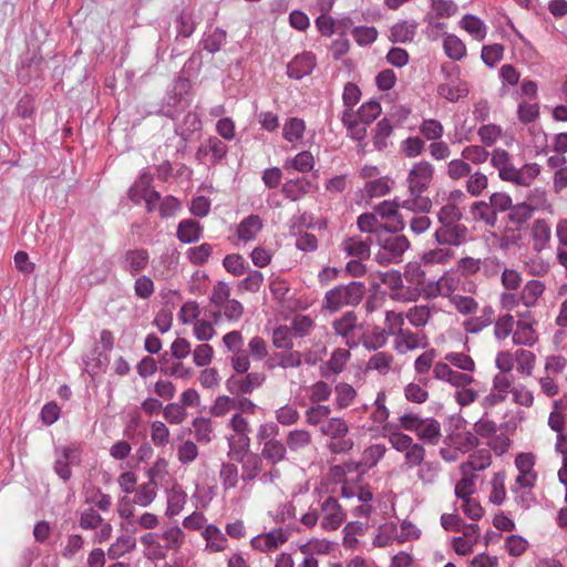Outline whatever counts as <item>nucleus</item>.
<instances>
[{
    "label": "nucleus",
    "instance_id": "f257e3e1",
    "mask_svg": "<svg viewBox=\"0 0 567 567\" xmlns=\"http://www.w3.org/2000/svg\"><path fill=\"white\" fill-rule=\"evenodd\" d=\"M365 292L364 284L351 281L347 285H339L324 293L322 307L330 312H337L346 306H358Z\"/></svg>",
    "mask_w": 567,
    "mask_h": 567
},
{
    "label": "nucleus",
    "instance_id": "f03ea898",
    "mask_svg": "<svg viewBox=\"0 0 567 567\" xmlns=\"http://www.w3.org/2000/svg\"><path fill=\"white\" fill-rule=\"evenodd\" d=\"M190 87L192 84L188 79H176L173 85V90L166 96L158 111V114L172 120H176L179 115H182L190 105V101L186 97V94Z\"/></svg>",
    "mask_w": 567,
    "mask_h": 567
},
{
    "label": "nucleus",
    "instance_id": "7ed1b4c3",
    "mask_svg": "<svg viewBox=\"0 0 567 567\" xmlns=\"http://www.w3.org/2000/svg\"><path fill=\"white\" fill-rule=\"evenodd\" d=\"M434 175V167L427 161H421L413 165L409 175V192L413 197L422 195L430 186Z\"/></svg>",
    "mask_w": 567,
    "mask_h": 567
},
{
    "label": "nucleus",
    "instance_id": "20e7f679",
    "mask_svg": "<svg viewBox=\"0 0 567 567\" xmlns=\"http://www.w3.org/2000/svg\"><path fill=\"white\" fill-rule=\"evenodd\" d=\"M435 240L440 245L460 246L466 241L467 228L458 223L446 224L441 223V226L434 234Z\"/></svg>",
    "mask_w": 567,
    "mask_h": 567
},
{
    "label": "nucleus",
    "instance_id": "39448f33",
    "mask_svg": "<svg viewBox=\"0 0 567 567\" xmlns=\"http://www.w3.org/2000/svg\"><path fill=\"white\" fill-rule=\"evenodd\" d=\"M150 261V255L146 249H130L124 252L120 259L121 268L132 276L143 271Z\"/></svg>",
    "mask_w": 567,
    "mask_h": 567
},
{
    "label": "nucleus",
    "instance_id": "423d86ee",
    "mask_svg": "<svg viewBox=\"0 0 567 567\" xmlns=\"http://www.w3.org/2000/svg\"><path fill=\"white\" fill-rule=\"evenodd\" d=\"M321 511L324 513L321 526L327 530L338 529L346 518V514L343 513L337 498L332 496H329L322 503Z\"/></svg>",
    "mask_w": 567,
    "mask_h": 567
},
{
    "label": "nucleus",
    "instance_id": "0eeeda50",
    "mask_svg": "<svg viewBox=\"0 0 567 567\" xmlns=\"http://www.w3.org/2000/svg\"><path fill=\"white\" fill-rule=\"evenodd\" d=\"M287 540L288 534L282 528H276L269 533L252 537L250 545L254 549L266 553L277 549L279 545L285 544Z\"/></svg>",
    "mask_w": 567,
    "mask_h": 567
},
{
    "label": "nucleus",
    "instance_id": "6e6552de",
    "mask_svg": "<svg viewBox=\"0 0 567 567\" xmlns=\"http://www.w3.org/2000/svg\"><path fill=\"white\" fill-rule=\"evenodd\" d=\"M316 66V56L311 52L298 54L287 65V75L289 78L301 80L311 74Z\"/></svg>",
    "mask_w": 567,
    "mask_h": 567
},
{
    "label": "nucleus",
    "instance_id": "1a4fd4ad",
    "mask_svg": "<svg viewBox=\"0 0 567 567\" xmlns=\"http://www.w3.org/2000/svg\"><path fill=\"white\" fill-rule=\"evenodd\" d=\"M378 244L383 250H385V252L391 254V256L394 257L396 260H399L410 247V241L403 235H379Z\"/></svg>",
    "mask_w": 567,
    "mask_h": 567
},
{
    "label": "nucleus",
    "instance_id": "9d476101",
    "mask_svg": "<svg viewBox=\"0 0 567 567\" xmlns=\"http://www.w3.org/2000/svg\"><path fill=\"white\" fill-rule=\"evenodd\" d=\"M357 315L353 311H347L340 319L333 322L334 332L346 338V344L350 348L357 347V341L350 340V336L357 328Z\"/></svg>",
    "mask_w": 567,
    "mask_h": 567
},
{
    "label": "nucleus",
    "instance_id": "9b49d317",
    "mask_svg": "<svg viewBox=\"0 0 567 567\" xmlns=\"http://www.w3.org/2000/svg\"><path fill=\"white\" fill-rule=\"evenodd\" d=\"M79 462H80V453H79L78 449L64 447L62 450L61 457L56 458V461L54 463V472L63 481H68L71 477L70 464H76Z\"/></svg>",
    "mask_w": 567,
    "mask_h": 567
},
{
    "label": "nucleus",
    "instance_id": "f8f14e48",
    "mask_svg": "<svg viewBox=\"0 0 567 567\" xmlns=\"http://www.w3.org/2000/svg\"><path fill=\"white\" fill-rule=\"evenodd\" d=\"M371 238L361 239L359 237H349L342 241V249L347 256L357 257L360 260L370 257Z\"/></svg>",
    "mask_w": 567,
    "mask_h": 567
},
{
    "label": "nucleus",
    "instance_id": "ddd939ff",
    "mask_svg": "<svg viewBox=\"0 0 567 567\" xmlns=\"http://www.w3.org/2000/svg\"><path fill=\"white\" fill-rule=\"evenodd\" d=\"M262 227L264 223L259 215L251 214L244 218L237 226L238 238L245 243L251 241L256 238Z\"/></svg>",
    "mask_w": 567,
    "mask_h": 567
},
{
    "label": "nucleus",
    "instance_id": "4468645a",
    "mask_svg": "<svg viewBox=\"0 0 567 567\" xmlns=\"http://www.w3.org/2000/svg\"><path fill=\"white\" fill-rule=\"evenodd\" d=\"M311 187V182L305 177H298L287 181L281 188L284 196L292 202L305 197Z\"/></svg>",
    "mask_w": 567,
    "mask_h": 567
},
{
    "label": "nucleus",
    "instance_id": "2eb2a0df",
    "mask_svg": "<svg viewBox=\"0 0 567 567\" xmlns=\"http://www.w3.org/2000/svg\"><path fill=\"white\" fill-rule=\"evenodd\" d=\"M416 28L415 21H400L391 28L389 40L392 43L411 42L415 37Z\"/></svg>",
    "mask_w": 567,
    "mask_h": 567
},
{
    "label": "nucleus",
    "instance_id": "dca6fc26",
    "mask_svg": "<svg viewBox=\"0 0 567 567\" xmlns=\"http://www.w3.org/2000/svg\"><path fill=\"white\" fill-rule=\"evenodd\" d=\"M495 311L492 306H485L482 309V315L478 317H472L464 321V330L467 333H478L484 328L493 323Z\"/></svg>",
    "mask_w": 567,
    "mask_h": 567
},
{
    "label": "nucleus",
    "instance_id": "f3484780",
    "mask_svg": "<svg viewBox=\"0 0 567 567\" xmlns=\"http://www.w3.org/2000/svg\"><path fill=\"white\" fill-rule=\"evenodd\" d=\"M491 465V453L487 450H480L470 455L468 461L461 465L463 475H472L473 472L483 471Z\"/></svg>",
    "mask_w": 567,
    "mask_h": 567
},
{
    "label": "nucleus",
    "instance_id": "a211bd4d",
    "mask_svg": "<svg viewBox=\"0 0 567 567\" xmlns=\"http://www.w3.org/2000/svg\"><path fill=\"white\" fill-rule=\"evenodd\" d=\"M416 435L424 443L436 445L442 436L439 421L432 417L424 419Z\"/></svg>",
    "mask_w": 567,
    "mask_h": 567
},
{
    "label": "nucleus",
    "instance_id": "6ab92c4d",
    "mask_svg": "<svg viewBox=\"0 0 567 567\" xmlns=\"http://www.w3.org/2000/svg\"><path fill=\"white\" fill-rule=\"evenodd\" d=\"M203 228L194 219H184L177 228V238L184 244L197 241L202 237Z\"/></svg>",
    "mask_w": 567,
    "mask_h": 567
},
{
    "label": "nucleus",
    "instance_id": "aec40b11",
    "mask_svg": "<svg viewBox=\"0 0 567 567\" xmlns=\"http://www.w3.org/2000/svg\"><path fill=\"white\" fill-rule=\"evenodd\" d=\"M287 446L280 440L265 442L260 456L276 465L286 460Z\"/></svg>",
    "mask_w": 567,
    "mask_h": 567
},
{
    "label": "nucleus",
    "instance_id": "412c9836",
    "mask_svg": "<svg viewBox=\"0 0 567 567\" xmlns=\"http://www.w3.org/2000/svg\"><path fill=\"white\" fill-rule=\"evenodd\" d=\"M550 227L544 219H536L532 228L533 248L536 251L545 249L550 240Z\"/></svg>",
    "mask_w": 567,
    "mask_h": 567
},
{
    "label": "nucleus",
    "instance_id": "4be33fe9",
    "mask_svg": "<svg viewBox=\"0 0 567 567\" xmlns=\"http://www.w3.org/2000/svg\"><path fill=\"white\" fill-rule=\"evenodd\" d=\"M240 464L243 470V481L250 482L261 472L262 457L256 453H250L248 457L240 458Z\"/></svg>",
    "mask_w": 567,
    "mask_h": 567
},
{
    "label": "nucleus",
    "instance_id": "5701e85b",
    "mask_svg": "<svg viewBox=\"0 0 567 567\" xmlns=\"http://www.w3.org/2000/svg\"><path fill=\"white\" fill-rule=\"evenodd\" d=\"M136 546V539L131 535H121L107 549L110 559H117L126 553L132 551Z\"/></svg>",
    "mask_w": 567,
    "mask_h": 567
},
{
    "label": "nucleus",
    "instance_id": "b1692460",
    "mask_svg": "<svg viewBox=\"0 0 567 567\" xmlns=\"http://www.w3.org/2000/svg\"><path fill=\"white\" fill-rule=\"evenodd\" d=\"M537 340L535 330L532 323L524 320H518L517 329L513 333V342L520 346H533Z\"/></svg>",
    "mask_w": 567,
    "mask_h": 567
},
{
    "label": "nucleus",
    "instance_id": "393cba45",
    "mask_svg": "<svg viewBox=\"0 0 567 567\" xmlns=\"http://www.w3.org/2000/svg\"><path fill=\"white\" fill-rule=\"evenodd\" d=\"M203 536L207 540V547L213 551H223L227 547L226 536L215 525H208Z\"/></svg>",
    "mask_w": 567,
    "mask_h": 567
},
{
    "label": "nucleus",
    "instance_id": "a878e982",
    "mask_svg": "<svg viewBox=\"0 0 567 567\" xmlns=\"http://www.w3.org/2000/svg\"><path fill=\"white\" fill-rule=\"evenodd\" d=\"M150 475L151 481L140 485L138 488L135 489V495L133 498V503L142 507L148 506L156 497V491L153 486L155 484L153 481V468L150 470Z\"/></svg>",
    "mask_w": 567,
    "mask_h": 567
},
{
    "label": "nucleus",
    "instance_id": "bb28decb",
    "mask_svg": "<svg viewBox=\"0 0 567 567\" xmlns=\"http://www.w3.org/2000/svg\"><path fill=\"white\" fill-rule=\"evenodd\" d=\"M311 434L306 430H292L287 434L286 446L291 452H297L311 444Z\"/></svg>",
    "mask_w": 567,
    "mask_h": 567
},
{
    "label": "nucleus",
    "instance_id": "cd10ccee",
    "mask_svg": "<svg viewBox=\"0 0 567 567\" xmlns=\"http://www.w3.org/2000/svg\"><path fill=\"white\" fill-rule=\"evenodd\" d=\"M320 432L331 439L347 436L349 426L343 419L332 417L320 426Z\"/></svg>",
    "mask_w": 567,
    "mask_h": 567
},
{
    "label": "nucleus",
    "instance_id": "c85d7f7f",
    "mask_svg": "<svg viewBox=\"0 0 567 567\" xmlns=\"http://www.w3.org/2000/svg\"><path fill=\"white\" fill-rule=\"evenodd\" d=\"M392 132L393 126L388 118H382L377 123L373 135V145L378 151L386 148V140L391 136Z\"/></svg>",
    "mask_w": 567,
    "mask_h": 567
},
{
    "label": "nucleus",
    "instance_id": "c756f323",
    "mask_svg": "<svg viewBox=\"0 0 567 567\" xmlns=\"http://www.w3.org/2000/svg\"><path fill=\"white\" fill-rule=\"evenodd\" d=\"M461 25L465 29L474 39L482 41L486 37V25L484 22L475 16L466 14L461 20Z\"/></svg>",
    "mask_w": 567,
    "mask_h": 567
},
{
    "label": "nucleus",
    "instance_id": "7c9ffc66",
    "mask_svg": "<svg viewBox=\"0 0 567 567\" xmlns=\"http://www.w3.org/2000/svg\"><path fill=\"white\" fill-rule=\"evenodd\" d=\"M443 48L446 55L455 61H460L466 54V48L463 41L454 34H449L443 41Z\"/></svg>",
    "mask_w": 567,
    "mask_h": 567
},
{
    "label": "nucleus",
    "instance_id": "2f4dec72",
    "mask_svg": "<svg viewBox=\"0 0 567 567\" xmlns=\"http://www.w3.org/2000/svg\"><path fill=\"white\" fill-rule=\"evenodd\" d=\"M225 42L226 31L220 28H216L210 33L205 34L200 41L203 49L209 53L218 52Z\"/></svg>",
    "mask_w": 567,
    "mask_h": 567
},
{
    "label": "nucleus",
    "instance_id": "473e14b6",
    "mask_svg": "<svg viewBox=\"0 0 567 567\" xmlns=\"http://www.w3.org/2000/svg\"><path fill=\"white\" fill-rule=\"evenodd\" d=\"M306 125L299 117H290L284 125L282 135L288 142L299 141L303 136Z\"/></svg>",
    "mask_w": 567,
    "mask_h": 567
},
{
    "label": "nucleus",
    "instance_id": "72a5a7b5",
    "mask_svg": "<svg viewBox=\"0 0 567 567\" xmlns=\"http://www.w3.org/2000/svg\"><path fill=\"white\" fill-rule=\"evenodd\" d=\"M202 128V121L198 115L188 112L183 120V123L176 127V133L184 140H188L190 135Z\"/></svg>",
    "mask_w": 567,
    "mask_h": 567
},
{
    "label": "nucleus",
    "instance_id": "f704fd0d",
    "mask_svg": "<svg viewBox=\"0 0 567 567\" xmlns=\"http://www.w3.org/2000/svg\"><path fill=\"white\" fill-rule=\"evenodd\" d=\"M472 213L475 219L483 220L488 226H494L497 220V214L494 212L491 204L486 202H476L472 206Z\"/></svg>",
    "mask_w": 567,
    "mask_h": 567
},
{
    "label": "nucleus",
    "instance_id": "c9c22d12",
    "mask_svg": "<svg viewBox=\"0 0 567 567\" xmlns=\"http://www.w3.org/2000/svg\"><path fill=\"white\" fill-rule=\"evenodd\" d=\"M545 285L539 280H529L522 292V300L526 307L535 305L536 300L543 295Z\"/></svg>",
    "mask_w": 567,
    "mask_h": 567
},
{
    "label": "nucleus",
    "instance_id": "e433bc0d",
    "mask_svg": "<svg viewBox=\"0 0 567 567\" xmlns=\"http://www.w3.org/2000/svg\"><path fill=\"white\" fill-rule=\"evenodd\" d=\"M533 212L534 207L526 203L517 204L509 209L508 219L517 227H520L532 218Z\"/></svg>",
    "mask_w": 567,
    "mask_h": 567
},
{
    "label": "nucleus",
    "instance_id": "4c0bfd02",
    "mask_svg": "<svg viewBox=\"0 0 567 567\" xmlns=\"http://www.w3.org/2000/svg\"><path fill=\"white\" fill-rule=\"evenodd\" d=\"M229 451L228 456L231 460L240 463V458L248 457L251 452H249L250 439L249 437H239L237 443L234 442L233 437L228 439Z\"/></svg>",
    "mask_w": 567,
    "mask_h": 567
},
{
    "label": "nucleus",
    "instance_id": "58836bf2",
    "mask_svg": "<svg viewBox=\"0 0 567 567\" xmlns=\"http://www.w3.org/2000/svg\"><path fill=\"white\" fill-rule=\"evenodd\" d=\"M437 93L450 102H456L467 95L468 89L465 84L452 85L442 83L437 86Z\"/></svg>",
    "mask_w": 567,
    "mask_h": 567
},
{
    "label": "nucleus",
    "instance_id": "ea45409f",
    "mask_svg": "<svg viewBox=\"0 0 567 567\" xmlns=\"http://www.w3.org/2000/svg\"><path fill=\"white\" fill-rule=\"evenodd\" d=\"M187 495L179 487H173L171 493L168 494L167 499V515L175 516L181 513L185 503Z\"/></svg>",
    "mask_w": 567,
    "mask_h": 567
},
{
    "label": "nucleus",
    "instance_id": "a19ab883",
    "mask_svg": "<svg viewBox=\"0 0 567 567\" xmlns=\"http://www.w3.org/2000/svg\"><path fill=\"white\" fill-rule=\"evenodd\" d=\"M223 265L225 269L234 276H241L248 269L247 262L239 254L227 255L223 260Z\"/></svg>",
    "mask_w": 567,
    "mask_h": 567
},
{
    "label": "nucleus",
    "instance_id": "79ce46f5",
    "mask_svg": "<svg viewBox=\"0 0 567 567\" xmlns=\"http://www.w3.org/2000/svg\"><path fill=\"white\" fill-rule=\"evenodd\" d=\"M381 113V105L377 101H369L360 106L357 112L358 118L364 125L372 123Z\"/></svg>",
    "mask_w": 567,
    "mask_h": 567
},
{
    "label": "nucleus",
    "instance_id": "37998d69",
    "mask_svg": "<svg viewBox=\"0 0 567 567\" xmlns=\"http://www.w3.org/2000/svg\"><path fill=\"white\" fill-rule=\"evenodd\" d=\"M195 437L200 443H209L212 441L213 427L209 419L195 417L193 420Z\"/></svg>",
    "mask_w": 567,
    "mask_h": 567
},
{
    "label": "nucleus",
    "instance_id": "c03bdc74",
    "mask_svg": "<svg viewBox=\"0 0 567 567\" xmlns=\"http://www.w3.org/2000/svg\"><path fill=\"white\" fill-rule=\"evenodd\" d=\"M471 171H472L471 165L462 157V158L452 159L447 164L446 174L451 179L457 181V179L468 176L471 174Z\"/></svg>",
    "mask_w": 567,
    "mask_h": 567
},
{
    "label": "nucleus",
    "instance_id": "a18cd8bd",
    "mask_svg": "<svg viewBox=\"0 0 567 567\" xmlns=\"http://www.w3.org/2000/svg\"><path fill=\"white\" fill-rule=\"evenodd\" d=\"M518 120L523 124L535 122L539 116V106L537 103L520 102L517 107Z\"/></svg>",
    "mask_w": 567,
    "mask_h": 567
},
{
    "label": "nucleus",
    "instance_id": "49530a36",
    "mask_svg": "<svg viewBox=\"0 0 567 567\" xmlns=\"http://www.w3.org/2000/svg\"><path fill=\"white\" fill-rule=\"evenodd\" d=\"M205 142L213 164L218 163L226 157L228 147L221 140L216 136H212Z\"/></svg>",
    "mask_w": 567,
    "mask_h": 567
},
{
    "label": "nucleus",
    "instance_id": "de8ad7c7",
    "mask_svg": "<svg viewBox=\"0 0 567 567\" xmlns=\"http://www.w3.org/2000/svg\"><path fill=\"white\" fill-rule=\"evenodd\" d=\"M264 282V275L259 270L249 269L246 278L238 284L239 290L257 292Z\"/></svg>",
    "mask_w": 567,
    "mask_h": 567
},
{
    "label": "nucleus",
    "instance_id": "09e8293b",
    "mask_svg": "<svg viewBox=\"0 0 567 567\" xmlns=\"http://www.w3.org/2000/svg\"><path fill=\"white\" fill-rule=\"evenodd\" d=\"M504 52V47L502 44L495 43L491 45H484L482 48L481 58L483 62L493 68L498 61L502 60Z\"/></svg>",
    "mask_w": 567,
    "mask_h": 567
},
{
    "label": "nucleus",
    "instance_id": "8fccbe9b",
    "mask_svg": "<svg viewBox=\"0 0 567 567\" xmlns=\"http://www.w3.org/2000/svg\"><path fill=\"white\" fill-rule=\"evenodd\" d=\"M461 155L473 164H483L487 161L489 153L483 146L470 145L463 148Z\"/></svg>",
    "mask_w": 567,
    "mask_h": 567
},
{
    "label": "nucleus",
    "instance_id": "3c124183",
    "mask_svg": "<svg viewBox=\"0 0 567 567\" xmlns=\"http://www.w3.org/2000/svg\"><path fill=\"white\" fill-rule=\"evenodd\" d=\"M176 40L178 39V37L189 38L196 29L193 17L189 13L181 12L176 17Z\"/></svg>",
    "mask_w": 567,
    "mask_h": 567
},
{
    "label": "nucleus",
    "instance_id": "603ef678",
    "mask_svg": "<svg viewBox=\"0 0 567 567\" xmlns=\"http://www.w3.org/2000/svg\"><path fill=\"white\" fill-rule=\"evenodd\" d=\"M355 42L363 47L373 43L378 38V31L374 27H355L352 30Z\"/></svg>",
    "mask_w": 567,
    "mask_h": 567
},
{
    "label": "nucleus",
    "instance_id": "864d4df0",
    "mask_svg": "<svg viewBox=\"0 0 567 567\" xmlns=\"http://www.w3.org/2000/svg\"><path fill=\"white\" fill-rule=\"evenodd\" d=\"M336 402L338 408L340 409L349 406L357 394L354 388L348 383L338 384L336 386Z\"/></svg>",
    "mask_w": 567,
    "mask_h": 567
},
{
    "label": "nucleus",
    "instance_id": "5fc2aeb1",
    "mask_svg": "<svg viewBox=\"0 0 567 567\" xmlns=\"http://www.w3.org/2000/svg\"><path fill=\"white\" fill-rule=\"evenodd\" d=\"M420 132L426 140L436 141L443 135V125L436 120H424L420 125Z\"/></svg>",
    "mask_w": 567,
    "mask_h": 567
},
{
    "label": "nucleus",
    "instance_id": "6e6d98bb",
    "mask_svg": "<svg viewBox=\"0 0 567 567\" xmlns=\"http://www.w3.org/2000/svg\"><path fill=\"white\" fill-rule=\"evenodd\" d=\"M219 476L226 489L234 488L238 482V468L233 463H223Z\"/></svg>",
    "mask_w": 567,
    "mask_h": 567
},
{
    "label": "nucleus",
    "instance_id": "4d7b16f0",
    "mask_svg": "<svg viewBox=\"0 0 567 567\" xmlns=\"http://www.w3.org/2000/svg\"><path fill=\"white\" fill-rule=\"evenodd\" d=\"M212 251L213 246L210 244L204 243L197 247L189 248L187 255L194 265H203L208 260Z\"/></svg>",
    "mask_w": 567,
    "mask_h": 567
},
{
    "label": "nucleus",
    "instance_id": "13d9d810",
    "mask_svg": "<svg viewBox=\"0 0 567 567\" xmlns=\"http://www.w3.org/2000/svg\"><path fill=\"white\" fill-rule=\"evenodd\" d=\"M487 176L476 172L468 175L466 189L472 196H478L487 187Z\"/></svg>",
    "mask_w": 567,
    "mask_h": 567
},
{
    "label": "nucleus",
    "instance_id": "bf43d9fd",
    "mask_svg": "<svg viewBox=\"0 0 567 567\" xmlns=\"http://www.w3.org/2000/svg\"><path fill=\"white\" fill-rule=\"evenodd\" d=\"M514 317L512 315H504L495 322L494 336L498 340L506 339L513 331Z\"/></svg>",
    "mask_w": 567,
    "mask_h": 567
},
{
    "label": "nucleus",
    "instance_id": "052dcab7",
    "mask_svg": "<svg viewBox=\"0 0 567 567\" xmlns=\"http://www.w3.org/2000/svg\"><path fill=\"white\" fill-rule=\"evenodd\" d=\"M445 360L463 371L473 372L475 370V363L467 354L451 352L445 355Z\"/></svg>",
    "mask_w": 567,
    "mask_h": 567
},
{
    "label": "nucleus",
    "instance_id": "680f3d73",
    "mask_svg": "<svg viewBox=\"0 0 567 567\" xmlns=\"http://www.w3.org/2000/svg\"><path fill=\"white\" fill-rule=\"evenodd\" d=\"M424 141L419 136L408 137L401 143V150L405 156L416 157L424 151Z\"/></svg>",
    "mask_w": 567,
    "mask_h": 567
},
{
    "label": "nucleus",
    "instance_id": "e2e57ef3",
    "mask_svg": "<svg viewBox=\"0 0 567 567\" xmlns=\"http://www.w3.org/2000/svg\"><path fill=\"white\" fill-rule=\"evenodd\" d=\"M331 410L327 405L317 404L306 411V421L309 425H318L329 416Z\"/></svg>",
    "mask_w": 567,
    "mask_h": 567
},
{
    "label": "nucleus",
    "instance_id": "0e129e2a",
    "mask_svg": "<svg viewBox=\"0 0 567 567\" xmlns=\"http://www.w3.org/2000/svg\"><path fill=\"white\" fill-rule=\"evenodd\" d=\"M276 420L278 423L289 426L298 422L299 412L296 408L286 404L276 411Z\"/></svg>",
    "mask_w": 567,
    "mask_h": 567
},
{
    "label": "nucleus",
    "instance_id": "69168bd1",
    "mask_svg": "<svg viewBox=\"0 0 567 567\" xmlns=\"http://www.w3.org/2000/svg\"><path fill=\"white\" fill-rule=\"evenodd\" d=\"M437 218L440 223H446L451 225L461 220L462 213L455 204L449 203L440 209L437 213Z\"/></svg>",
    "mask_w": 567,
    "mask_h": 567
},
{
    "label": "nucleus",
    "instance_id": "338daca9",
    "mask_svg": "<svg viewBox=\"0 0 567 567\" xmlns=\"http://www.w3.org/2000/svg\"><path fill=\"white\" fill-rule=\"evenodd\" d=\"M291 165L296 171L307 173L313 168L315 158L310 152L303 151L291 159Z\"/></svg>",
    "mask_w": 567,
    "mask_h": 567
},
{
    "label": "nucleus",
    "instance_id": "774afa93",
    "mask_svg": "<svg viewBox=\"0 0 567 567\" xmlns=\"http://www.w3.org/2000/svg\"><path fill=\"white\" fill-rule=\"evenodd\" d=\"M230 296V288L224 281H218L212 291L210 302L214 303L217 308H221L225 302H227Z\"/></svg>",
    "mask_w": 567,
    "mask_h": 567
}]
</instances>
